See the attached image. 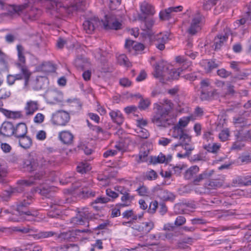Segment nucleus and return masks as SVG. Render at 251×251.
I'll return each mask as SVG.
<instances>
[{
  "label": "nucleus",
  "instance_id": "nucleus-4",
  "mask_svg": "<svg viewBox=\"0 0 251 251\" xmlns=\"http://www.w3.org/2000/svg\"><path fill=\"white\" fill-rule=\"evenodd\" d=\"M35 190H31V193H26L23 195V199L19 201L17 205L16 210L20 216L26 215L32 217L31 219L27 220H32L35 217L38 215L37 211L30 210L28 209V206L33 201L32 196L33 192Z\"/></svg>",
  "mask_w": 251,
  "mask_h": 251
},
{
  "label": "nucleus",
  "instance_id": "nucleus-59",
  "mask_svg": "<svg viewBox=\"0 0 251 251\" xmlns=\"http://www.w3.org/2000/svg\"><path fill=\"white\" fill-rule=\"evenodd\" d=\"M158 202L156 201H152L149 205L148 209V212L151 214H153L155 212L157 208L158 207Z\"/></svg>",
  "mask_w": 251,
  "mask_h": 251
},
{
  "label": "nucleus",
  "instance_id": "nucleus-6",
  "mask_svg": "<svg viewBox=\"0 0 251 251\" xmlns=\"http://www.w3.org/2000/svg\"><path fill=\"white\" fill-rule=\"evenodd\" d=\"M17 67L20 70V73L14 75H8L7 78V83L9 85L14 84L16 80H24V85L27 86L28 85L31 73L29 71L26 66L20 63H16Z\"/></svg>",
  "mask_w": 251,
  "mask_h": 251
},
{
  "label": "nucleus",
  "instance_id": "nucleus-63",
  "mask_svg": "<svg viewBox=\"0 0 251 251\" xmlns=\"http://www.w3.org/2000/svg\"><path fill=\"white\" fill-rule=\"evenodd\" d=\"M185 222L186 219L184 216H178L176 217L174 224L176 226H182Z\"/></svg>",
  "mask_w": 251,
  "mask_h": 251
},
{
  "label": "nucleus",
  "instance_id": "nucleus-35",
  "mask_svg": "<svg viewBox=\"0 0 251 251\" xmlns=\"http://www.w3.org/2000/svg\"><path fill=\"white\" fill-rule=\"evenodd\" d=\"M75 177L73 173L66 174L60 180V182L63 185H66L69 183H73L75 182Z\"/></svg>",
  "mask_w": 251,
  "mask_h": 251
},
{
  "label": "nucleus",
  "instance_id": "nucleus-53",
  "mask_svg": "<svg viewBox=\"0 0 251 251\" xmlns=\"http://www.w3.org/2000/svg\"><path fill=\"white\" fill-rule=\"evenodd\" d=\"M110 201L108 197H100L97 198L95 201L91 203V205H93L97 203H106Z\"/></svg>",
  "mask_w": 251,
  "mask_h": 251
},
{
  "label": "nucleus",
  "instance_id": "nucleus-32",
  "mask_svg": "<svg viewBox=\"0 0 251 251\" xmlns=\"http://www.w3.org/2000/svg\"><path fill=\"white\" fill-rule=\"evenodd\" d=\"M91 169V167L89 163L83 162L79 163L76 168V171L81 174L87 173Z\"/></svg>",
  "mask_w": 251,
  "mask_h": 251
},
{
  "label": "nucleus",
  "instance_id": "nucleus-41",
  "mask_svg": "<svg viewBox=\"0 0 251 251\" xmlns=\"http://www.w3.org/2000/svg\"><path fill=\"white\" fill-rule=\"evenodd\" d=\"M157 236L158 240H165L166 239H171L174 236V234L172 232H157Z\"/></svg>",
  "mask_w": 251,
  "mask_h": 251
},
{
  "label": "nucleus",
  "instance_id": "nucleus-45",
  "mask_svg": "<svg viewBox=\"0 0 251 251\" xmlns=\"http://www.w3.org/2000/svg\"><path fill=\"white\" fill-rule=\"evenodd\" d=\"M176 60L177 63H183L181 68H182L183 70L186 69L192 63L191 62L187 61L183 57L180 56H177Z\"/></svg>",
  "mask_w": 251,
  "mask_h": 251
},
{
  "label": "nucleus",
  "instance_id": "nucleus-39",
  "mask_svg": "<svg viewBox=\"0 0 251 251\" xmlns=\"http://www.w3.org/2000/svg\"><path fill=\"white\" fill-rule=\"evenodd\" d=\"M123 218L126 219L131 218L133 221L137 220V215L135 214L132 209L126 210L122 213Z\"/></svg>",
  "mask_w": 251,
  "mask_h": 251
},
{
  "label": "nucleus",
  "instance_id": "nucleus-9",
  "mask_svg": "<svg viewBox=\"0 0 251 251\" xmlns=\"http://www.w3.org/2000/svg\"><path fill=\"white\" fill-rule=\"evenodd\" d=\"M14 125L13 123L5 121L0 126V142L2 138H9L14 136Z\"/></svg>",
  "mask_w": 251,
  "mask_h": 251
},
{
  "label": "nucleus",
  "instance_id": "nucleus-46",
  "mask_svg": "<svg viewBox=\"0 0 251 251\" xmlns=\"http://www.w3.org/2000/svg\"><path fill=\"white\" fill-rule=\"evenodd\" d=\"M183 70L182 68H179L177 69L174 68L170 70V77L173 79H178L180 73Z\"/></svg>",
  "mask_w": 251,
  "mask_h": 251
},
{
  "label": "nucleus",
  "instance_id": "nucleus-44",
  "mask_svg": "<svg viewBox=\"0 0 251 251\" xmlns=\"http://www.w3.org/2000/svg\"><path fill=\"white\" fill-rule=\"evenodd\" d=\"M151 103V101L149 99H144L142 98L139 101L138 108L140 110H146L149 107Z\"/></svg>",
  "mask_w": 251,
  "mask_h": 251
},
{
  "label": "nucleus",
  "instance_id": "nucleus-33",
  "mask_svg": "<svg viewBox=\"0 0 251 251\" xmlns=\"http://www.w3.org/2000/svg\"><path fill=\"white\" fill-rule=\"evenodd\" d=\"M79 194L84 199L94 197L96 195L95 191L92 190L87 187L82 188L79 190Z\"/></svg>",
  "mask_w": 251,
  "mask_h": 251
},
{
  "label": "nucleus",
  "instance_id": "nucleus-18",
  "mask_svg": "<svg viewBox=\"0 0 251 251\" xmlns=\"http://www.w3.org/2000/svg\"><path fill=\"white\" fill-rule=\"evenodd\" d=\"M246 113V112L244 111L233 118V123L235 127H244L250 125L248 124V119L244 116Z\"/></svg>",
  "mask_w": 251,
  "mask_h": 251
},
{
  "label": "nucleus",
  "instance_id": "nucleus-25",
  "mask_svg": "<svg viewBox=\"0 0 251 251\" xmlns=\"http://www.w3.org/2000/svg\"><path fill=\"white\" fill-rule=\"evenodd\" d=\"M227 37L225 35H217L215 37L214 40V44L212 48L215 51L220 50L221 47L223 46L224 43L226 41Z\"/></svg>",
  "mask_w": 251,
  "mask_h": 251
},
{
  "label": "nucleus",
  "instance_id": "nucleus-14",
  "mask_svg": "<svg viewBox=\"0 0 251 251\" xmlns=\"http://www.w3.org/2000/svg\"><path fill=\"white\" fill-rule=\"evenodd\" d=\"M169 35L168 34H160L155 36L154 38L153 44L155 47L160 50H163L165 49V45L169 40Z\"/></svg>",
  "mask_w": 251,
  "mask_h": 251
},
{
  "label": "nucleus",
  "instance_id": "nucleus-62",
  "mask_svg": "<svg viewBox=\"0 0 251 251\" xmlns=\"http://www.w3.org/2000/svg\"><path fill=\"white\" fill-rule=\"evenodd\" d=\"M43 77H40L39 78L37 77L36 79V84L34 86V89L35 90H39L43 89V82L42 81Z\"/></svg>",
  "mask_w": 251,
  "mask_h": 251
},
{
  "label": "nucleus",
  "instance_id": "nucleus-1",
  "mask_svg": "<svg viewBox=\"0 0 251 251\" xmlns=\"http://www.w3.org/2000/svg\"><path fill=\"white\" fill-rule=\"evenodd\" d=\"M53 163L52 161L46 159L43 157L38 156L36 153H29L24 161L23 168L27 172L34 174L33 179L18 180L17 186L10 188L8 190L5 191L4 196L1 197L2 200L8 201L11 196L23 192L25 190V186L32 185L34 183L33 180L42 179L46 174L45 169L52 165Z\"/></svg>",
  "mask_w": 251,
  "mask_h": 251
},
{
  "label": "nucleus",
  "instance_id": "nucleus-17",
  "mask_svg": "<svg viewBox=\"0 0 251 251\" xmlns=\"http://www.w3.org/2000/svg\"><path fill=\"white\" fill-rule=\"evenodd\" d=\"M27 127L25 123H19L14 125V137L16 138L23 137L26 135Z\"/></svg>",
  "mask_w": 251,
  "mask_h": 251
},
{
  "label": "nucleus",
  "instance_id": "nucleus-28",
  "mask_svg": "<svg viewBox=\"0 0 251 251\" xmlns=\"http://www.w3.org/2000/svg\"><path fill=\"white\" fill-rule=\"evenodd\" d=\"M38 68L41 71L45 73H52L55 71L54 65L50 62L43 63Z\"/></svg>",
  "mask_w": 251,
  "mask_h": 251
},
{
  "label": "nucleus",
  "instance_id": "nucleus-56",
  "mask_svg": "<svg viewBox=\"0 0 251 251\" xmlns=\"http://www.w3.org/2000/svg\"><path fill=\"white\" fill-rule=\"evenodd\" d=\"M145 177L149 180H155L157 178L158 175L155 171L151 170L146 173Z\"/></svg>",
  "mask_w": 251,
  "mask_h": 251
},
{
  "label": "nucleus",
  "instance_id": "nucleus-58",
  "mask_svg": "<svg viewBox=\"0 0 251 251\" xmlns=\"http://www.w3.org/2000/svg\"><path fill=\"white\" fill-rule=\"evenodd\" d=\"M205 156L202 153H199L197 154L194 155L191 157L190 161L193 162H196L199 161H205Z\"/></svg>",
  "mask_w": 251,
  "mask_h": 251
},
{
  "label": "nucleus",
  "instance_id": "nucleus-27",
  "mask_svg": "<svg viewBox=\"0 0 251 251\" xmlns=\"http://www.w3.org/2000/svg\"><path fill=\"white\" fill-rule=\"evenodd\" d=\"M165 160L166 156L162 152H160L157 156L153 155L150 156L149 164L156 165L157 164L164 163Z\"/></svg>",
  "mask_w": 251,
  "mask_h": 251
},
{
  "label": "nucleus",
  "instance_id": "nucleus-26",
  "mask_svg": "<svg viewBox=\"0 0 251 251\" xmlns=\"http://www.w3.org/2000/svg\"><path fill=\"white\" fill-rule=\"evenodd\" d=\"M165 68L164 63L163 61L156 63L154 71L153 73L154 77L157 78H163V72Z\"/></svg>",
  "mask_w": 251,
  "mask_h": 251
},
{
  "label": "nucleus",
  "instance_id": "nucleus-5",
  "mask_svg": "<svg viewBox=\"0 0 251 251\" xmlns=\"http://www.w3.org/2000/svg\"><path fill=\"white\" fill-rule=\"evenodd\" d=\"M13 230L24 234L29 233V235H33L35 238L37 239L52 237L56 234L55 232L51 231H43L37 232L36 229L29 225L15 226L14 227Z\"/></svg>",
  "mask_w": 251,
  "mask_h": 251
},
{
  "label": "nucleus",
  "instance_id": "nucleus-20",
  "mask_svg": "<svg viewBox=\"0 0 251 251\" xmlns=\"http://www.w3.org/2000/svg\"><path fill=\"white\" fill-rule=\"evenodd\" d=\"M58 137L60 141L66 145H71L73 143L74 138L73 134L67 130L60 132Z\"/></svg>",
  "mask_w": 251,
  "mask_h": 251
},
{
  "label": "nucleus",
  "instance_id": "nucleus-60",
  "mask_svg": "<svg viewBox=\"0 0 251 251\" xmlns=\"http://www.w3.org/2000/svg\"><path fill=\"white\" fill-rule=\"evenodd\" d=\"M7 174V170L2 166L0 163V183L4 182V177H6Z\"/></svg>",
  "mask_w": 251,
  "mask_h": 251
},
{
  "label": "nucleus",
  "instance_id": "nucleus-50",
  "mask_svg": "<svg viewBox=\"0 0 251 251\" xmlns=\"http://www.w3.org/2000/svg\"><path fill=\"white\" fill-rule=\"evenodd\" d=\"M174 211L177 214H183L185 212V204L178 203L175 204Z\"/></svg>",
  "mask_w": 251,
  "mask_h": 251
},
{
  "label": "nucleus",
  "instance_id": "nucleus-42",
  "mask_svg": "<svg viewBox=\"0 0 251 251\" xmlns=\"http://www.w3.org/2000/svg\"><path fill=\"white\" fill-rule=\"evenodd\" d=\"M220 146L216 143H214L211 145L210 143L207 145H204L203 146V149L209 152L216 153L220 148Z\"/></svg>",
  "mask_w": 251,
  "mask_h": 251
},
{
  "label": "nucleus",
  "instance_id": "nucleus-57",
  "mask_svg": "<svg viewBox=\"0 0 251 251\" xmlns=\"http://www.w3.org/2000/svg\"><path fill=\"white\" fill-rule=\"evenodd\" d=\"M217 73L219 76L223 78H226L232 74L231 72L226 71L224 68L218 70Z\"/></svg>",
  "mask_w": 251,
  "mask_h": 251
},
{
  "label": "nucleus",
  "instance_id": "nucleus-29",
  "mask_svg": "<svg viewBox=\"0 0 251 251\" xmlns=\"http://www.w3.org/2000/svg\"><path fill=\"white\" fill-rule=\"evenodd\" d=\"M212 176L206 180L208 181L205 183V185L208 187L209 189H217L221 187L223 185V182L221 180L217 178L212 179Z\"/></svg>",
  "mask_w": 251,
  "mask_h": 251
},
{
  "label": "nucleus",
  "instance_id": "nucleus-3",
  "mask_svg": "<svg viewBox=\"0 0 251 251\" xmlns=\"http://www.w3.org/2000/svg\"><path fill=\"white\" fill-rule=\"evenodd\" d=\"M200 168L198 166H192L186 170L184 177L185 179L190 180L192 184L200 185L203 180L210 178L215 172L214 170L207 169L198 174Z\"/></svg>",
  "mask_w": 251,
  "mask_h": 251
},
{
  "label": "nucleus",
  "instance_id": "nucleus-11",
  "mask_svg": "<svg viewBox=\"0 0 251 251\" xmlns=\"http://www.w3.org/2000/svg\"><path fill=\"white\" fill-rule=\"evenodd\" d=\"M204 22V17L200 13L196 14L192 20L190 26L188 29V32L191 35H195L201 26Z\"/></svg>",
  "mask_w": 251,
  "mask_h": 251
},
{
  "label": "nucleus",
  "instance_id": "nucleus-24",
  "mask_svg": "<svg viewBox=\"0 0 251 251\" xmlns=\"http://www.w3.org/2000/svg\"><path fill=\"white\" fill-rule=\"evenodd\" d=\"M38 109V104L36 101L30 100L28 101L25 107V115L30 116L32 115L34 112Z\"/></svg>",
  "mask_w": 251,
  "mask_h": 251
},
{
  "label": "nucleus",
  "instance_id": "nucleus-49",
  "mask_svg": "<svg viewBox=\"0 0 251 251\" xmlns=\"http://www.w3.org/2000/svg\"><path fill=\"white\" fill-rule=\"evenodd\" d=\"M119 203H117L115 205V207L114 208H113L111 209V218H115L119 217L121 215V211L120 209L122 208H123V207H121L118 205Z\"/></svg>",
  "mask_w": 251,
  "mask_h": 251
},
{
  "label": "nucleus",
  "instance_id": "nucleus-13",
  "mask_svg": "<svg viewBox=\"0 0 251 251\" xmlns=\"http://www.w3.org/2000/svg\"><path fill=\"white\" fill-rule=\"evenodd\" d=\"M138 20L144 23V25L142 30L146 31L149 36H151L153 34L152 28L154 25V21L153 19L144 15H138Z\"/></svg>",
  "mask_w": 251,
  "mask_h": 251
},
{
  "label": "nucleus",
  "instance_id": "nucleus-19",
  "mask_svg": "<svg viewBox=\"0 0 251 251\" xmlns=\"http://www.w3.org/2000/svg\"><path fill=\"white\" fill-rule=\"evenodd\" d=\"M140 10L141 13L139 15H144L148 16H152L155 13L154 7L151 4L146 1H144L140 5Z\"/></svg>",
  "mask_w": 251,
  "mask_h": 251
},
{
  "label": "nucleus",
  "instance_id": "nucleus-55",
  "mask_svg": "<svg viewBox=\"0 0 251 251\" xmlns=\"http://www.w3.org/2000/svg\"><path fill=\"white\" fill-rule=\"evenodd\" d=\"M179 140L183 141L184 143H189V142L191 141V137L187 133H184L183 129L181 128Z\"/></svg>",
  "mask_w": 251,
  "mask_h": 251
},
{
  "label": "nucleus",
  "instance_id": "nucleus-2",
  "mask_svg": "<svg viewBox=\"0 0 251 251\" xmlns=\"http://www.w3.org/2000/svg\"><path fill=\"white\" fill-rule=\"evenodd\" d=\"M174 107L171 100H164L163 104L155 103L153 104L154 115L151 122L157 126L169 127L173 123V119L169 116Z\"/></svg>",
  "mask_w": 251,
  "mask_h": 251
},
{
  "label": "nucleus",
  "instance_id": "nucleus-52",
  "mask_svg": "<svg viewBox=\"0 0 251 251\" xmlns=\"http://www.w3.org/2000/svg\"><path fill=\"white\" fill-rule=\"evenodd\" d=\"M136 191L137 192L138 195L141 196H148L149 194L148 188L144 185L140 186L136 190Z\"/></svg>",
  "mask_w": 251,
  "mask_h": 251
},
{
  "label": "nucleus",
  "instance_id": "nucleus-54",
  "mask_svg": "<svg viewBox=\"0 0 251 251\" xmlns=\"http://www.w3.org/2000/svg\"><path fill=\"white\" fill-rule=\"evenodd\" d=\"M229 136V131L227 128L223 129L219 134V137L222 141H226Z\"/></svg>",
  "mask_w": 251,
  "mask_h": 251
},
{
  "label": "nucleus",
  "instance_id": "nucleus-51",
  "mask_svg": "<svg viewBox=\"0 0 251 251\" xmlns=\"http://www.w3.org/2000/svg\"><path fill=\"white\" fill-rule=\"evenodd\" d=\"M67 101L72 104V106H75L76 109L80 110L82 107V103L78 99H68Z\"/></svg>",
  "mask_w": 251,
  "mask_h": 251
},
{
  "label": "nucleus",
  "instance_id": "nucleus-8",
  "mask_svg": "<svg viewBox=\"0 0 251 251\" xmlns=\"http://www.w3.org/2000/svg\"><path fill=\"white\" fill-rule=\"evenodd\" d=\"M87 209L88 208L84 209V211L80 212L79 215L73 217L71 222L75 225H84L87 222V220L95 219V214L89 212Z\"/></svg>",
  "mask_w": 251,
  "mask_h": 251
},
{
  "label": "nucleus",
  "instance_id": "nucleus-21",
  "mask_svg": "<svg viewBox=\"0 0 251 251\" xmlns=\"http://www.w3.org/2000/svg\"><path fill=\"white\" fill-rule=\"evenodd\" d=\"M120 193L123 195L121 198L122 203H119L118 205L123 207L130 205L132 201L134 199V196L131 195L127 192L123 193L121 191Z\"/></svg>",
  "mask_w": 251,
  "mask_h": 251
},
{
  "label": "nucleus",
  "instance_id": "nucleus-64",
  "mask_svg": "<svg viewBox=\"0 0 251 251\" xmlns=\"http://www.w3.org/2000/svg\"><path fill=\"white\" fill-rule=\"evenodd\" d=\"M67 251H79V247L77 244H67Z\"/></svg>",
  "mask_w": 251,
  "mask_h": 251
},
{
  "label": "nucleus",
  "instance_id": "nucleus-61",
  "mask_svg": "<svg viewBox=\"0 0 251 251\" xmlns=\"http://www.w3.org/2000/svg\"><path fill=\"white\" fill-rule=\"evenodd\" d=\"M139 131L137 132L140 134L139 136L142 139H147L150 136V133L148 130L144 128H138Z\"/></svg>",
  "mask_w": 251,
  "mask_h": 251
},
{
  "label": "nucleus",
  "instance_id": "nucleus-15",
  "mask_svg": "<svg viewBox=\"0 0 251 251\" xmlns=\"http://www.w3.org/2000/svg\"><path fill=\"white\" fill-rule=\"evenodd\" d=\"M219 62V61H216V59L211 60L205 59L202 60L200 64L204 68L206 73H210L214 69L217 68L219 66L220 64Z\"/></svg>",
  "mask_w": 251,
  "mask_h": 251
},
{
  "label": "nucleus",
  "instance_id": "nucleus-38",
  "mask_svg": "<svg viewBox=\"0 0 251 251\" xmlns=\"http://www.w3.org/2000/svg\"><path fill=\"white\" fill-rule=\"evenodd\" d=\"M117 62L120 65H123L126 67H129L130 63L126 55L122 54L117 57Z\"/></svg>",
  "mask_w": 251,
  "mask_h": 251
},
{
  "label": "nucleus",
  "instance_id": "nucleus-43",
  "mask_svg": "<svg viewBox=\"0 0 251 251\" xmlns=\"http://www.w3.org/2000/svg\"><path fill=\"white\" fill-rule=\"evenodd\" d=\"M201 99L202 100H207L212 98L214 95V91H206V90H201Z\"/></svg>",
  "mask_w": 251,
  "mask_h": 251
},
{
  "label": "nucleus",
  "instance_id": "nucleus-12",
  "mask_svg": "<svg viewBox=\"0 0 251 251\" xmlns=\"http://www.w3.org/2000/svg\"><path fill=\"white\" fill-rule=\"evenodd\" d=\"M183 9L182 6L170 7L161 10L159 14V18L162 21H169L174 16V13L181 11Z\"/></svg>",
  "mask_w": 251,
  "mask_h": 251
},
{
  "label": "nucleus",
  "instance_id": "nucleus-22",
  "mask_svg": "<svg viewBox=\"0 0 251 251\" xmlns=\"http://www.w3.org/2000/svg\"><path fill=\"white\" fill-rule=\"evenodd\" d=\"M89 64L88 58L83 55H78L74 61L75 67L79 70L82 71L84 70L86 64Z\"/></svg>",
  "mask_w": 251,
  "mask_h": 251
},
{
  "label": "nucleus",
  "instance_id": "nucleus-34",
  "mask_svg": "<svg viewBox=\"0 0 251 251\" xmlns=\"http://www.w3.org/2000/svg\"><path fill=\"white\" fill-rule=\"evenodd\" d=\"M236 181L240 185L244 186L251 185V176H239L236 179Z\"/></svg>",
  "mask_w": 251,
  "mask_h": 251
},
{
  "label": "nucleus",
  "instance_id": "nucleus-36",
  "mask_svg": "<svg viewBox=\"0 0 251 251\" xmlns=\"http://www.w3.org/2000/svg\"><path fill=\"white\" fill-rule=\"evenodd\" d=\"M17 50L18 51V60L21 62L20 63L25 66V57L24 54V47L22 45L19 44L17 46Z\"/></svg>",
  "mask_w": 251,
  "mask_h": 251
},
{
  "label": "nucleus",
  "instance_id": "nucleus-40",
  "mask_svg": "<svg viewBox=\"0 0 251 251\" xmlns=\"http://www.w3.org/2000/svg\"><path fill=\"white\" fill-rule=\"evenodd\" d=\"M149 152L150 151L149 150H146L144 151H140L139 153V159L137 160V162L138 163H141L147 162L148 161H149L148 159V155Z\"/></svg>",
  "mask_w": 251,
  "mask_h": 251
},
{
  "label": "nucleus",
  "instance_id": "nucleus-10",
  "mask_svg": "<svg viewBox=\"0 0 251 251\" xmlns=\"http://www.w3.org/2000/svg\"><path fill=\"white\" fill-rule=\"evenodd\" d=\"M103 28L105 30H118L122 28V24L121 22L118 21L113 16L106 15L105 20H102Z\"/></svg>",
  "mask_w": 251,
  "mask_h": 251
},
{
  "label": "nucleus",
  "instance_id": "nucleus-31",
  "mask_svg": "<svg viewBox=\"0 0 251 251\" xmlns=\"http://www.w3.org/2000/svg\"><path fill=\"white\" fill-rule=\"evenodd\" d=\"M160 198L164 201H173L176 199V196L174 193L169 192L167 190H164L161 191V192L159 193Z\"/></svg>",
  "mask_w": 251,
  "mask_h": 251
},
{
  "label": "nucleus",
  "instance_id": "nucleus-30",
  "mask_svg": "<svg viewBox=\"0 0 251 251\" xmlns=\"http://www.w3.org/2000/svg\"><path fill=\"white\" fill-rule=\"evenodd\" d=\"M19 145L25 149H28L32 145V139L29 136L26 135L24 136L23 137H20L18 138Z\"/></svg>",
  "mask_w": 251,
  "mask_h": 251
},
{
  "label": "nucleus",
  "instance_id": "nucleus-48",
  "mask_svg": "<svg viewBox=\"0 0 251 251\" xmlns=\"http://www.w3.org/2000/svg\"><path fill=\"white\" fill-rule=\"evenodd\" d=\"M142 224L144 229V234H148L154 227V223L151 221L149 222H144L142 223Z\"/></svg>",
  "mask_w": 251,
  "mask_h": 251
},
{
  "label": "nucleus",
  "instance_id": "nucleus-7",
  "mask_svg": "<svg viewBox=\"0 0 251 251\" xmlns=\"http://www.w3.org/2000/svg\"><path fill=\"white\" fill-rule=\"evenodd\" d=\"M70 120V116L68 112L64 110H58L53 113L51 118V122L53 125L65 126Z\"/></svg>",
  "mask_w": 251,
  "mask_h": 251
},
{
  "label": "nucleus",
  "instance_id": "nucleus-23",
  "mask_svg": "<svg viewBox=\"0 0 251 251\" xmlns=\"http://www.w3.org/2000/svg\"><path fill=\"white\" fill-rule=\"evenodd\" d=\"M109 116L112 121L119 126L123 124L124 121V117L120 110H111L109 112Z\"/></svg>",
  "mask_w": 251,
  "mask_h": 251
},
{
  "label": "nucleus",
  "instance_id": "nucleus-47",
  "mask_svg": "<svg viewBox=\"0 0 251 251\" xmlns=\"http://www.w3.org/2000/svg\"><path fill=\"white\" fill-rule=\"evenodd\" d=\"M191 119L190 116L184 117L179 119L178 123V129L182 128L187 126Z\"/></svg>",
  "mask_w": 251,
  "mask_h": 251
},
{
  "label": "nucleus",
  "instance_id": "nucleus-16",
  "mask_svg": "<svg viewBox=\"0 0 251 251\" xmlns=\"http://www.w3.org/2000/svg\"><path fill=\"white\" fill-rule=\"evenodd\" d=\"M99 19L98 18H91L85 20L83 24L84 30L88 34H92L98 25Z\"/></svg>",
  "mask_w": 251,
  "mask_h": 251
},
{
  "label": "nucleus",
  "instance_id": "nucleus-37",
  "mask_svg": "<svg viewBox=\"0 0 251 251\" xmlns=\"http://www.w3.org/2000/svg\"><path fill=\"white\" fill-rule=\"evenodd\" d=\"M251 74V69H243L242 70H240V71L236 74L235 76L234 77L235 78L238 79H244L246 77H248Z\"/></svg>",
  "mask_w": 251,
  "mask_h": 251
}]
</instances>
